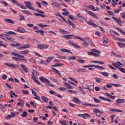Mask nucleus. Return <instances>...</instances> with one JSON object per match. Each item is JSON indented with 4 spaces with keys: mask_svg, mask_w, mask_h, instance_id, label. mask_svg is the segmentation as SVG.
I'll use <instances>...</instances> for the list:
<instances>
[{
    "mask_svg": "<svg viewBox=\"0 0 125 125\" xmlns=\"http://www.w3.org/2000/svg\"><path fill=\"white\" fill-rule=\"evenodd\" d=\"M82 105L83 106H92V107H98V106H99V105L98 104H97V105L91 104H90L85 103H83Z\"/></svg>",
    "mask_w": 125,
    "mask_h": 125,
    "instance_id": "9d476101",
    "label": "nucleus"
},
{
    "mask_svg": "<svg viewBox=\"0 0 125 125\" xmlns=\"http://www.w3.org/2000/svg\"><path fill=\"white\" fill-rule=\"evenodd\" d=\"M74 39H76V40H80V41H82V42H85V40L84 39L81 38L80 36H74Z\"/></svg>",
    "mask_w": 125,
    "mask_h": 125,
    "instance_id": "72a5a7b5",
    "label": "nucleus"
},
{
    "mask_svg": "<svg viewBox=\"0 0 125 125\" xmlns=\"http://www.w3.org/2000/svg\"><path fill=\"white\" fill-rule=\"evenodd\" d=\"M4 65H5V66H7L8 67H10V68H14L15 69H16V68H18L19 67L17 64L14 63L5 62Z\"/></svg>",
    "mask_w": 125,
    "mask_h": 125,
    "instance_id": "7ed1b4c3",
    "label": "nucleus"
},
{
    "mask_svg": "<svg viewBox=\"0 0 125 125\" xmlns=\"http://www.w3.org/2000/svg\"><path fill=\"white\" fill-rule=\"evenodd\" d=\"M97 69H100L101 70H105V67L100 65H97Z\"/></svg>",
    "mask_w": 125,
    "mask_h": 125,
    "instance_id": "13d9d810",
    "label": "nucleus"
},
{
    "mask_svg": "<svg viewBox=\"0 0 125 125\" xmlns=\"http://www.w3.org/2000/svg\"><path fill=\"white\" fill-rule=\"evenodd\" d=\"M22 46H23V48H24L25 49H26L27 48H30V45L28 44L23 45Z\"/></svg>",
    "mask_w": 125,
    "mask_h": 125,
    "instance_id": "680f3d73",
    "label": "nucleus"
},
{
    "mask_svg": "<svg viewBox=\"0 0 125 125\" xmlns=\"http://www.w3.org/2000/svg\"><path fill=\"white\" fill-rule=\"evenodd\" d=\"M39 80L43 83H50V82L47 79L44 78L43 76L39 78Z\"/></svg>",
    "mask_w": 125,
    "mask_h": 125,
    "instance_id": "423d86ee",
    "label": "nucleus"
},
{
    "mask_svg": "<svg viewBox=\"0 0 125 125\" xmlns=\"http://www.w3.org/2000/svg\"><path fill=\"white\" fill-rule=\"evenodd\" d=\"M116 103L118 104H122V103H125V100L124 99H118L116 100Z\"/></svg>",
    "mask_w": 125,
    "mask_h": 125,
    "instance_id": "5701e85b",
    "label": "nucleus"
},
{
    "mask_svg": "<svg viewBox=\"0 0 125 125\" xmlns=\"http://www.w3.org/2000/svg\"><path fill=\"white\" fill-rule=\"evenodd\" d=\"M6 36H8V37H9V35H8L2 33V34H0V38L2 40H5V38H6Z\"/></svg>",
    "mask_w": 125,
    "mask_h": 125,
    "instance_id": "c85d7f7f",
    "label": "nucleus"
},
{
    "mask_svg": "<svg viewBox=\"0 0 125 125\" xmlns=\"http://www.w3.org/2000/svg\"><path fill=\"white\" fill-rule=\"evenodd\" d=\"M87 40L88 42L89 43V44H90L91 46H94L93 42H92V41H91V40L89 38H87Z\"/></svg>",
    "mask_w": 125,
    "mask_h": 125,
    "instance_id": "473e14b6",
    "label": "nucleus"
},
{
    "mask_svg": "<svg viewBox=\"0 0 125 125\" xmlns=\"http://www.w3.org/2000/svg\"><path fill=\"white\" fill-rule=\"evenodd\" d=\"M68 78L69 79V80H70L72 82H74V83H78V81H77V80L74 79V78H73L71 77H68Z\"/></svg>",
    "mask_w": 125,
    "mask_h": 125,
    "instance_id": "6e6d98bb",
    "label": "nucleus"
},
{
    "mask_svg": "<svg viewBox=\"0 0 125 125\" xmlns=\"http://www.w3.org/2000/svg\"><path fill=\"white\" fill-rule=\"evenodd\" d=\"M30 53V51L28 50H25L24 51H22L20 52V53H21V54H23V55H27V54H28V53Z\"/></svg>",
    "mask_w": 125,
    "mask_h": 125,
    "instance_id": "a878e982",
    "label": "nucleus"
},
{
    "mask_svg": "<svg viewBox=\"0 0 125 125\" xmlns=\"http://www.w3.org/2000/svg\"><path fill=\"white\" fill-rule=\"evenodd\" d=\"M12 59L15 60L16 61H18L19 60H21V61H27V59H21L19 58H16L15 57H12Z\"/></svg>",
    "mask_w": 125,
    "mask_h": 125,
    "instance_id": "2eb2a0df",
    "label": "nucleus"
},
{
    "mask_svg": "<svg viewBox=\"0 0 125 125\" xmlns=\"http://www.w3.org/2000/svg\"><path fill=\"white\" fill-rule=\"evenodd\" d=\"M31 79H32V80H34V83H36L37 84H39V85H41V84H42V83H41V82H40V81H39V80H37V79H36V77H35L34 76H32Z\"/></svg>",
    "mask_w": 125,
    "mask_h": 125,
    "instance_id": "ddd939ff",
    "label": "nucleus"
},
{
    "mask_svg": "<svg viewBox=\"0 0 125 125\" xmlns=\"http://www.w3.org/2000/svg\"><path fill=\"white\" fill-rule=\"evenodd\" d=\"M116 29L118 31H119V32L121 33V34H123V35H124V36H125V32L124 31V30H123V29H122L119 27H117Z\"/></svg>",
    "mask_w": 125,
    "mask_h": 125,
    "instance_id": "c9c22d12",
    "label": "nucleus"
},
{
    "mask_svg": "<svg viewBox=\"0 0 125 125\" xmlns=\"http://www.w3.org/2000/svg\"><path fill=\"white\" fill-rule=\"evenodd\" d=\"M112 65L114 66V67H115V68H117L119 70V68H121V66H123V63L119 61H117L116 62L113 63Z\"/></svg>",
    "mask_w": 125,
    "mask_h": 125,
    "instance_id": "20e7f679",
    "label": "nucleus"
},
{
    "mask_svg": "<svg viewBox=\"0 0 125 125\" xmlns=\"http://www.w3.org/2000/svg\"><path fill=\"white\" fill-rule=\"evenodd\" d=\"M24 3H25V6L27 8L30 9L31 10H34L38 12L39 13H42V14H44V12L42 11H40L39 9H36V8H34V7H32V3L29 1H24Z\"/></svg>",
    "mask_w": 125,
    "mask_h": 125,
    "instance_id": "f257e3e1",
    "label": "nucleus"
},
{
    "mask_svg": "<svg viewBox=\"0 0 125 125\" xmlns=\"http://www.w3.org/2000/svg\"><path fill=\"white\" fill-rule=\"evenodd\" d=\"M77 58L75 56H70L68 58V60H76Z\"/></svg>",
    "mask_w": 125,
    "mask_h": 125,
    "instance_id": "a18cd8bd",
    "label": "nucleus"
},
{
    "mask_svg": "<svg viewBox=\"0 0 125 125\" xmlns=\"http://www.w3.org/2000/svg\"><path fill=\"white\" fill-rule=\"evenodd\" d=\"M73 102H74L75 103H76V104H80L82 103V102L81 101V100H80V99L77 97L74 98Z\"/></svg>",
    "mask_w": 125,
    "mask_h": 125,
    "instance_id": "6ab92c4d",
    "label": "nucleus"
},
{
    "mask_svg": "<svg viewBox=\"0 0 125 125\" xmlns=\"http://www.w3.org/2000/svg\"><path fill=\"white\" fill-rule=\"evenodd\" d=\"M30 104L33 106L32 108H37V105H35V104H37V103H36L35 102H30Z\"/></svg>",
    "mask_w": 125,
    "mask_h": 125,
    "instance_id": "a19ab883",
    "label": "nucleus"
},
{
    "mask_svg": "<svg viewBox=\"0 0 125 125\" xmlns=\"http://www.w3.org/2000/svg\"><path fill=\"white\" fill-rule=\"evenodd\" d=\"M27 115H28L27 111H24L21 114V117H23V118H26V117H27Z\"/></svg>",
    "mask_w": 125,
    "mask_h": 125,
    "instance_id": "49530a36",
    "label": "nucleus"
},
{
    "mask_svg": "<svg viewBox=\"0 0 125 125\" xmlns=\"http://www.w3.org/2000/svg\"><path fill=\"white\" fill-rule=\"evenodd\" d=\"M34 15L35 16H37V17L41 16V17H45V15H42V13L38 14L37 13H34Z\"/></svg>",
    "mask_w": 125,
    "mask_h": 125,
    "instance_id": "e433bc0d",
    "label": "nucleus"
},
{
    "mask_svg": "<svg viewBox=\"0 0 125 125\" xmlns=\"http://www.w3.org/2000/svg\"><path fill=\"white\" fill-rule=\"evenodd\" d=\"M4 21H6L7 23H11V24H14V21L9 19H4Z\"/></svg>",
    "mask_w": 125,
    "mask_h": 125,
    "instance_id": "bb28decb",
    "label": "nucleus"
},
{
    "mask_svg": "<svg viewBox=\"0 0 125 125\" xmlns=\"http://www.w3.org/2000/svg\"><path fill=\"white\" fill-rule=\"evenodd\" d=\"M61 51H62V52H66L67 53H70V54H72V51L67 49H61Z\"/></svg>",
    "mask_w": 125,
    "mask_h": 125,
    "instance_id": "412c9836",
    "label": "nucleus"
},
{
    "mask_svg": "<svg viewBox=\"0 0 125 125\" xmlns=\"http://www.w3.org/2000/svg\"><path fill=\"white\" fill-rule=\"evenodd\" d=\"M54 57H49L46 60V62L50 63V61L52 60V59H54Z\"/></svg>",
    "mask_w": 125,
    "mask_h": 125,
    "instance_id": "ea45409f",
    "label": "nucleus"
},
{
    "mask_svg": "<svg viewBox=\"0 0 125 125\" xmlns=\"http://www.w3.org/2000/svg\"><path fill=\"white\" fill-rule=\"evenodd\" d=\"M77 17H79V18H81L82 19H83V20H84V21H87V19H85V17L82 16L81 14H77Z\"/></svg>",
    "mask_w": 125,
    "mask_h": 125,
    "instance_id": "7c9ffc66",
    "label": "nucleus"
},
{
    "mask_svg": "<svg viewBox=\"0 0 125 125\" xmlns=\"http://www.w3.org/2000/svg\"><path fill=\"white\" fill-rule=\"evenodd\" d=\"M82 45L84 47H86V46H88V42H84L82 43Z\"/></svg>",
    "mask_w": 125,
    "mask_h": 125,
    "instance_id": "5fc2aeb1",
    "label": "nucleus"
},
{
    "mask_svg": "<svg viewBox=\"0 0 125 125\" xmlns=\"http://www.w3.org/2000/svg\"><path fill=\"white\" fill-rule=\"evenodd\" d=\"M67 21V24L72 26L73 29H76V24L75 23L72 22L70 20H68Z\"/></svg>",
    "mask_w": 125,
    "mask_h": 125,
    "instance_id": "4468645a",
    "label": "nucleus"
},
{
    "mask_svg": "<svg viewBox=\"0 0 125 125\" xmlns=\"http://www.w3.org/2000/svg\"><path fill=\"white\" fill-rule=\"evenodd\" d=\"M109 110L111 111V112H118L119 113H123V110L121 109H117L115 108H111L109 109Z\"/></svg>",
    "mask_w": 125,
    "mask_h": 125,
    "instance_id": "aec40b11",
    "label": "nucleus"
},
{
    "mask_svg": "<svg viewBox=\"0 0 125 125\" xmlns=\"http://www.w3.org/2000/svg\"><path fill=\"white\" fill-rule=\"evenodd\" d=\"M112 85H114V86H116V87H121L122 86V85L120 84H114V83H111V84Z\"/></svg>",
    "mask_w": 125,
    "mask_h": 125,
    "instance_id": "e2e57ef3",
    "label": "nucleus"
},
{
    "mask_svg": "<svg viewBox=\"0 0 125 125\" xmlns=\"http://www.w3.org/2000/svg\"><path fill=\"white\" fill-rule=\"evenodd\" d=\"M88 89L89 91L91 90H93V89H94V86L92 85H88Z\"/></svg>",
    "mask_w": 125,
    "mask_h": 125,
    "instance_id": "79ce46f5",
    "label": "nucleus"
},
{
    "mask_svg": "<svg viewBox=\"0 0 125 125\" xmlns=\"http://www.w3.org/2000/svg\"><path fill=\"white\" fill-rule=\"evenodd\" d=\"M93 99H94V102H95V103H100V102H101V101L97 99V98H96V97H94Z\"/></svg>",
    "mask_w": 125,
    "mask_h": 125,
    "instance_id": "8fccbe9b",
    "label": "nucleus"
},
{
    "mask_svg": "<svg viewBox=\"0 0 125 125\" xmlns=\"http://www.w3.org/2000/svg\"><path fill=\"white\" fill-rule=\"evenodd\" d=\"M21 92L23 93V94H25L26 95H29V91L25 90H22Z\"/></svg>",
    "mask_w": 125,
    "mask_h": 125,
    "instance_id": "09e8293b",
    "label": "nucleus"
},
{
    "mask_svg": "<svg viewBox=\"0 0 125 125\" xmlns=\"http://www.w3.org/2000/svg\"><path fill=\"white\" fill-rule=\"evenodd\" d=\"M5 34H8V35H16V33H15L13 31H9L8 32H5Z\"/></svg>",
    "mask_w": 125,
    "mask_h": 125,
    "instance_id": "864d4df0",
    "label": "nucleus"
},
{
    "mask_svg": "<svg viewBox=\"0 0 125 125\" xmlns=\"http://www.w3.org/2000/svg\"><path fill=\"white\" fill-rule=\"evenodd\" d=\"M91 62L92 63H97V64H103L104 63L102 61H91Z\"/></svg>",
    "mask_w": 125,
    "mask_h": 125,
    "instance_id": "c756f323",
    "label": "nucleus"
},
{
    "mask_svg": "<svg viewBox=\"0 0 125 125\" xmlns=\"http://www.w3.org/2000/svg\"><path fill=\"white\" fill-rule=\"evenodd\" d=\"M63 65L62 63H57L55 64L52 65V67H60V66H63Z\"/></svg>",
    "mask_w": 125,
    "mask_h": 125,
    "instance_id": "4c0bfd02",
    "label": "nucleus"
},
{
    "mask_svg": "<svg viewBox=\"0 0 125 125\" xmlns=\"http://www.w3.org/2000/svg\"><path fill=\"white\" fill-rule=\"evenodd\" d=\"M91 51H92L93 52H96V53H99V54L101 53L100 51H98V50L96 49H91Z\"/></svg>",
    "mask_w": 125,
    "mask_h": 125,
    "instance_id": "3c124183",
    "label": "nucleus"
},
{
    "mask_svg": "<svg viewBox=\"0 0 125 125\" xmlns=\"http://www.w3.org/2000/svg\"><path fill=\"white\" fill-rule=\"evenodd\" d=\"M117 45L121 47V48H123V47H125V43L123 42H117Z\"/></svg>",
    "mask_w": 125,
    "mask_h": 125,
    "instance_id": "cd10ccee",
    "label": "nucleus"
},
{
    "mask_svg": "<svg viewBox=\"0 0 125 125\" xmlns=\"http://www.w3.org/2000/svg\"><path fill=\"white\" fill-rule=\"evenodd\" d=\"M94 113H99L100 112V110L99 109L94 108L93 109Z\"/></svg>",
    "mask_w": 125,
    "mask_h": 125,
    "instance_id": "774afa93",
    "label": "nucleus"
},
{
    "mask_svg": "<svg viewBox=\"0 0 125 125\" xmlns=\"http://www.w3.org/2000/svg\"><path fill=\"white\" fill-rule=\"evenodd\" d=\"M27 27H29V28H33V27H34V24H33V23H27Z\"/></svg>",
    "mask_w": 125,
    "mask_h": 125,
    "instance_id": "0e129e2a",
    "label": "nucleus"
},
{
    "mask_svg": "<svg viewBox=\"0 0 125 125\" xmlns=\"http://www.w3.org/2000/svg\"><path fill=\"white\" fill-rule=\"evenodd\" d=\"M33 30H35V33H37V34H40L41 36H44V31H43V30L41 29L40 30H39V27H38V26H34Z\"/></svg>",
    "mask_w": 125,
    "mask_h": 125,
    "instance_id": "f03ea898",
    "label": "nucleus"
},
{
    "mask_svg": "<svg viewBox=\"0 0 125 125\" xmlns=\"http://www.w3.org/2000/svg\"><path fill=\"white\" fill-rule=\"evenodd\" d=\"M21 67L25 73H29V70H28V68L26 65H24V64H21Z\"/></svg>",
    "mask_w": 125,
    "mask_h": 125,
    "instance_id": "a211bd4d",
    "label": "nucleus"
},
{
    "mask_svg": "<svg viewBox=\"0 0 125 125\" xmlns=\"http://www.w3.org/2000/svg\"><path fill=\"white\" fill-rule=\"evenodd\" d=\"M106 94H107V96H108L109 98H110V99H112V100L116 98V96H112L108 93H106Z\"/></svg>",
    "mask_w": 125,
    "mask_h": 125,
    "instance_id": "f704fd0d",
    "label": "nucleus"
},
{
    "mask_svg": "<svg viewBox=\"0 0 125 125\" xmlns=\"http://www.w3.org/2000/svg\"><path fill=\"white\" fill-rule=\"evenodd\" d=\"M48 47H49V46L47 44H45V45L43 44L38 45V48H39V49H46V48H48Z\"/></svg>",
    "mask_w": 125,
    "mask_h": 125,
    "instance_id": "0eeeda50",
    "label": "nucleus"
},
{
    "mask_svg": "<svg viewBox=\"0 0 125 125\" xmlns=\"http://www.w3.org/2000/svg\"><path fill=\"white\" fill-rule=\"evenodd\" d=\"M39 80L43 83H50V82L47 79L44 78L43 76L39 78Z\"/></svg>",
    "mask_w": 125,
    "mask_h": 125,
    "instance_id": "39448f33",
    "label": "nucleus"
},
{
    "mask_svg": "<svg viewBox=\"0 0 125 125\" xmlns=\"http://www.w3.org/2000/svg\"><path fill=\"white\" fill-rule=\"evenodd\" d=\"M72 37H74V35H64L63 38H64V39H66V40H72V39H73Z\"/></svg>",
    "mask_w": 125,
    "mask_h": 125,
    "instance_id": "f8f14e48",
    "label": "nucleus"
},
{
    "mask_svg": "<svg viewBox=\"0 0 125 125\" xmlns=\"http://www.w3.org/2000/svg\"><path fill=\"white\" fill-rule=\"evenodd\" d=\"M50 80H51V81H52V82H54V83H57V80H56L54 78H50Z\"/></svg>",
    "mask_w": 125,
    "mask_h": 125,
    "instance_id": "338daca9",
    "label": "nucleus"
},
{
    "mask_svg": "<svg viewBox=\"0 0 125 125\" xmlns=\"http://www.w3.org/2000/svg\"><path fill=\"white\" fill-rule=\"evenodd\" d=\"M77 73H86L87 72V70L84 68H81L77 69Z\"/></svg>",
    "mask_w": 125,
    "mask_h": 125,
    "instance_id": "f3484780",
    "label": "nucleus"
},
{
    "mask_svg": "<svg viewBox=\"0 0 125 125\" xmlns=\"http://www.w3.org/2000/svg\"><path fill=\"white\" fill-rule=\"evenodd\" d=\"M87 12L88 14H89V15H91L94 18H96V19H98V17H97L96 15H95V14L92 11H87Z\"/></svg>",
    "mask_w": 125,
    "mask_h": 125,
    "instance_id": "9b49d317",
    "label": "nucleus"
},
{
    "mask_svg": "<svg viewBox=\"0 0 125 125\" xmlns=\"http://www.w3.org/2000/svg\"><path fill=\"white\" fill-rule=\"evenodd\" d=\"M24 104H25V103L18 102L17 103L18 106H21V107H22L23 106H24Z\"/></svg>",
    "mask_w": 125,
    "mask_h": 125,
    "instance_id": "4d7b16f0",
    "label": "nucleus"
},
{
    "mask_svg": "<svg viewBox=\"0 0 125 125\" xmlns=\"http://www.w3.org/2000/svg\"><path fill=\"white\" fill-rule=\"evenodd\" d=\"M52 70H54L53 72H54V73H56L58 75V76H61V73H60V72L58 71L57 69H55L54 67H52Z\"/></svg>",
    "mask_w": 125,
    "mask_h": 125,
    "instance_id": "b1692460",
    "label": "nucleus"
},
{
    "mask_svg": "<svg viewBox=\"0 0 125 125\" xmlns=\"http://www.w3.org/2000/svg\"><path fill=\"white\" fill-rule=\"evenodd\" d=\"M99 98L101 100H104V101L106 100V101H107L108 102H112V100H111L110 99H106V98H104V97H102V96H100Z\"/></svg>",
    "mask_w": 125,
    "mask_h": 125,
    "instance_id": "393cba45",
    "label": "nucleus"
},
{
    "mask_svg": "<svg viewBox=\"0 0 125 125\" xmlns=\"http://www.w3.org/2000/svg\"><path fill=\"white\" fill-rule=\"evenodd\" d=\"M52 5H54V6H57V7H60V4L56 2L52 3Z\"/></svg>",
    "mask_w": 125,
    "mask_h": 125,
    "instance_id": "de8ad7c7",
    "label": "nucleus"
},
{
    "mask_svg": "<svg viewBox=\"0 0 125 125\" xmlns=\"http://www.w3.org/2000/svg\"><path fill=\"white\" fill-rule=\"evenodd\" d=\"M37 25L39 26V27H41V28H44L45 27H48V25L42 24V23H37Z\"/></svg>",
    "mask_w": 125,
    "mask_h": 125,
    "instance_id": "2f4dec72",
    "label": "nucleus"
},
{
    "mask_svg": "<svg viewBox=\"0 0 125 125\" xmlns=\"http://www.w3.org/2000/svg\"><path fill=\"white\" fill-rule=\"evenodd\" d=\"M101 75L104 76V77H108L109 76V73L106 72H101Z\"/></svg>",
    "mask_w": 125,
    "mask_h": 125,
    "instance_id": "37998d69",
    "label": "nucleus"
},
{
    "mask_svg": "<svg viewBox=\"0 0 125 125\" xmlns=\"http://www.w3.org/2000/svg\"><path fill=\"white\" fill-rule=\"evenodd\" d=\"M103 43H105V44H108V38H104Z\"/></svg>",
    "mask_w": 125,
    "mask_h": 125,
    "instance_id": "603ef678",
    "label": "nucleus"
},
{
    "mask_svg": "<svg viewBox=\"0 0 125 125\" xmlns=\"http://www.w3.org/2000/svg\"><path fill=\"white\" fill-rule=\"evenodd\" d=\"M22 12H23V13H24L25 14H27V15H31V16H33V14L30 12H29V11H28L27 10H22Z\"/></svg>",
    "mask_w": 125,
    "mask_h": 125,
    "instance_id": "58836bf2",
    "label": "nucleus"
},
{
    "mask_svg": "<svg viewBox=\"0 0 125 125\" xmlns=\"http://www.w3.org/2000/svg\"><path fill=\"white\" fill-rule=\"evenodd\" d=\"M13 117H15V113L13 112H11V114L9 115L6 116V119L7 120H9V119H11Z\"/></svg>",
    "mask_w": 125,
    "mask_h": 125,
    "instance_id": "dca6fc26",
    "label": "nucleus"
},
{
    "mask_svg": "<svg viewBox=\"0 0 125 125\" xmlns=\"http://www.w3.org/2000/svg\"><path fill=\"white\" fill-rule=\"evenodd\" d=\"M78 62H79V63H82L83 64L84 63H85V61L82 59H79L78 60Z\"/></svg>",
    "mask_w": 125,
    "mask_h": 125,
    "instance_id": "69168bd1",
    "label": "nucleus"
},
{
    "mask_svg": "<svg viewBox=\"0 0 125 125\" xmlns=\"http://www.w3.org/2000/svg\"><path fill=\"white\" fill-rule=\"evenodd\" d=\"M17 31L19 33H27V31H26L24 28L21 27H18Z\"/></svg>",
    "mask_w": 125,
    "mask_h": 125,
    "instance_id": "1a4fd4ad",
    "label": "nucleus"
},
{
    "mask_svg": "<svg viewBox=\"0 0 125 125\" xmlns=\"http://www.w3.org/2000/svg\"><path fill=\"white\" fill-rule=\"evenodd\" d=\"M6 39L7 41H10V42H14V38H13L6 37Z\"/></svg>",
    "mask_w": 125,
    "mask_h": 125,
    "instance_id": "c03bdc74",
    "label": "nucleus"
},
{
    "mask_svg": "<svg viewBox=\"0 0 125 125\" xmlns=\"http://www.w3.org/2000/svg\"><path fill=\"white\" fill-rule=\"evenodd\" d=\"M112 19H113L115 22L118 23L120 26H122L123 23H122V21H121V19H117L115 17H112Z\"/></svg>",
    "mask_w": 125,
    "mask_h": 125,
    "instance_id": "6e6552de",
    "label": "nucleus"
},
{
    "mask_svg": "<svg viewBox=\"0 0 125 125\" xmlns=\"http://www.w3.org/2000/svg\"><path fill=\"white\" fill-rule=\"evenodd\" d=\"M119 71H120V72H122V73H124V74H125V69L123 68V67H120V68H119Z\"/></svg>",
    "mask_w": 125,
    "mask_h": 125,
    "instance_id": "bf43d9fd",
    "label": "nucleus"
},
{
    "mask_svg": "<svg viewBox=\"0 0 125 125\" xmlns=\"http://www.w3.org/2000/svg\"><path fill=\"white\" fill-rule=\"evenodd\" d=\"M41 99L42 100V101L45 102V103H47V102H48V99L45 97L44 96H41Z\"/></svg>",
    "mask_w": 125,
    "mask_h": 125,
    "instance_id": "4be33fe9",
    "label": "nucleus"
},
{
    "mask_svg": "<svg viewBox=\"0 0 125 125\" xmlns=\"http://www.w3.org/2000/svg\"><path fill=\"white\" fill-rule=\"evenodd\" d=\"M0 3H1L2 4H4L6 6H8V3H7L6 2H5V1H3V0L1 1Z\"/></svg>",
    "mask_w": 125,
    "mask_h": 125,
    "instance_id": "052dcab7",
    "label": "nucleus"
}]
</instances>
